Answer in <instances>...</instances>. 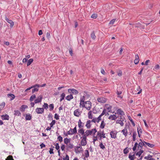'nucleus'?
I'll return each instance as SVG.
<instances>
[{
    "label": "nucleus",
    "instance_id": "nucleus-64",
    "mask_svg": "<svg viewBox=\"0 0 160 160\" xmlns=\"http://www.w3.org/2000/svg\"><path fill=\"white\" fill-rule=\"evenodd\" d=\"M63 159L64 160H69V157L68 155L66 154L65 158H63Z\"/></svg>",
    "mask_w": 160,
    "mask_h": 160
},
{
    "label": "nucleus",
    "instance_id": "nucleus-24",
    "mask_svg": "<svg viewBox=\"0 0 160 160\" xmlns=\"http://www.w3.org/2000/svg\"><path fill=\"white\" fill-rule=\"evenodd\" d=\"M84 131L83 128H81L78 130L79 135L80 136L81 135H83L84 134Z\"/></svg>",
    "mask_w": 160,
    "mask_h": 160
},
{
    "label": "nucleus",
    "instance_id": "nucleus-38",
    "mask_svg": "<svg viewBox=\"0 0 160 160\" xmlns=\"http://www.w3.org/2000/svg\"><path fill=\"white\" fill-rule=\"evenodd\" d=\"M143 152V150H140L139 151L137 152L136 153V156H138L139 157H140Z\"/></svg>",
    "mask_w": 160,
    "mask_h": 160
},
{
    "label": "nucleus",
    "instance_id": "nucleus-17",
    "mask_svg": "<svg viewBox=\"0 0 160 160\" xmlns=\"http://www.w3.org/2000/svg\"><path fill=\"white\" fill-rule=\"evenodd\" d=\"M137 130L138 137L139 138H140L141 134L142 132V131L140 126H138L137 128Z\"/></svg>",
    "mask_w": 160,
    "mask_h": 160
},
{
    "label": "nucleus",
    "instance_id": "nucleus-6",
    "mask_svg": "<svg viewBox=\"0 0 160 160\" xmlns=\"http://www.w3.org/2000/svg\"><path fill=\"white\" fill-rule=\"evenodd\" d=\"M77 132L76 127L75 126L73 129L70 128V130L67 132L68 135H72L76 134Z\"/></svg>",
    "mask_w": 160,
    "mask_h": 160
},
{
    "label": "nucleus",
    "instance_id": "nucleus-18",
    "mask_svg": "<svg viewBox=\"0 0 160 160\" xmlns=\"http://www.w3.org/2000/svg\"><path fill=\"white\" fill-rule=\"evenodd\" d=\"M142 144L143 146H145L146 145L150 148H152L154 146V144H150L145 141L142 142Z\"/></svg>",
    "mask_w": 160,
    "mask_h": 160
},
{
    "label": "nucleus",
    "instance_id": "nucleus-22",
    "mask_svg": "<svg viewBox=\"0 0 160 160\" xmlns=\"http://www.w3.org/2000/svg\"><path fill=\"white\" fill-rule=\"evenodd\" d=\"M117 113L118 115L123 116L125 115L124 112L121 109H118L117 111Z\"/></svg>",
    "mask_w": 160,
    "mask_h": 160
},
{
    "label": "nucleus",
    "instance_id": "nucleus-28",
    "mask_svg": "<svg viewBox=\"0 0 160 160\" xmlns=\"http://www.w3.org/2000/svg\"><path fill=\"white\" fill-rule=\"evenodd\" d=\"M73 98V96L72 94L68 95L65 97V98L68 101H70Z\"/></svg>",
    "mask_w": 160,
    "mask_h": 160
},
{
    "label": "nucleus",
    "instance_id": "nucleus-2",
    "mask_svg": "<svg viewBox=\"0 0 160 160\" xmlns=\"http://www.w3.org/2000/svg\"><path fill=\"white\" fill-rule=\"evenodd\" d=\"M97 132V130L96 128L92 129L91 130H87L82 136L87 138V136L91 135L92 134L94 135Z\"/></svg>",
    "mask_w": 160,
    "mask_h": 160
},
{
    "label": "nucleus",
    "instance_id": "nucleus-11",
    "mask_svg": "<svg viewBox=\"0 0 160 160\" xmlns=\"http://www.w3.org/2000/svg\"><path fill=\"white\" fill-rule=\"evenodd\" d=\"M35 111L37 114H42L44 112V108H37L36 109Z\"/></svg>",
    "mask_w": 160,
    "mask_h": 160
},
{
    "label": "nucleus",
    "instance_id": "nucleus-43",
    "mask_svg": "<svg viewBox=\"0 0 160 160\" xmlns=\"http://www.w3.org/2000/svg\"><path fill=\"white\" fill-rule=\"evenodd\" d=\"M137 135V133L136 132H133V135H132V138L133 140V141H135L136 140V136Z\"/></svg>",
    "mask_w": 160,
    "mask_h": 160
},
{
    "label": "nucleus",
    "instance_id": "nucleus-26",
    "mask_svg": "<svg viewBox=\"0 0 160 160\" xmlns=\"http://www.w3.org/2000/svg\"><path fill=\"white\" fill-rule=\"evenodd\" d=\"M122 132L123 133V134L125 136V137H126L128 133L127 129L126 128H125L122 131Z\"/></svg>",
    "mask_w": 160,
    "mask_h": 160
},
{
    "label": "nucleus",
    "instance_id": "nucleus-60",
    "mask_svg": "<svg viewBox=\"0 0 160 160\" xmlns=\"http://www.w3.org/2000/svg\"><path fill=\"white\" fill-rule=\"evenodd\" d=\"M98 137H97V136H94V137L93 138V142L94 143H95V141L98 140Z\"/></svg>",
    "mask_w": 160,
    "mask_h": 160
},
{
    "label": "nucleus",
    "instance_id": "nucleus-61",
    "mask_svg": "<svg viewBox=\"0 0 160 160\" xmlns=\"http://www.w3.org/2000/svg\"><path fill=\"white\" fill-rule=\"evenodd\" d=\"M152 157V156L150 155H148V156H146L144 157V158L146 159L149 160L150 159V158H151Z\"/></svg>",
    "mask_w": 160,
    "mask_h": 160
},
{
    "label": "nucleus",
    "instance_id": "nucleus-63",
    "mask_svg": "<svg viewBox=\"0 0 160 160\" xmlns=\"http://www.w3.org/2000/svg\"><path fill=\"white\" fill-rule=\"evenodd\" d=\"M115 21H116V19H113L112 20H111L110 21L109 24H113L115 22Z\"/></svg>",
    "mask_w": 160,
    "mask_h": 160
},
{
    "label": "nucleus",
    "instance_id": "nucleus-48",
    "mask_svg": "<svg viewBox=\"0 0 160 160\" xmlns=\"http://www.w3.org/2000/svg\"><path fill=\"white\" fill-rule=\"evenodd\" d=\"M91 36L92 38V39H95L96 38V37L94 32H92Z\"/></svg>",
    "mask_w": 160,
    "mask_h": 160
},
{
    "label": "nucleus",
    "instance_id": "nucleus-20",
    "mask_svg": "<svg viewBox=\"0 0 160 160\" xmlns=\"http://www.w3.org/2000/svg\"><path fill=\"white\" fill-rule=\"evenodd\" d=\"M28 108V107L26 105H22L21 106L20 108V110L22 112H24L25 109Z\"/></svg>",
    "mask_w": 160,
    "mask_h": 160
},
{
    "label": "nucleus",
    "instance_id": "nucleus-45",
    "mask_svg": "<svg viewBox=\"0 0 160 160\" xmlns=\"http://www.w3.org/2000/svg\"><path fill=\"white\" fill-rule=\"evenodd\" d=\"M85 154L86 158H88L89 157V152L88 150H85Z\"/></svg>",
    "mask_w": 160,
    "mask_h": 160
},
{
    "label": "nucleus",
    "instance_id": "nucleus-62",
    "mask_svg": "<svg viewBox=\"0 0 160 160\" xmlns=\"http://www.w3.org/2000/svg\"><path fill=\"white\" fill-rule=\"evenodd\" d=\"M65 146L64 144H62L61 146V148L62 151H64Z\"/></svg>",
    "mask_w": 160,
    "mask_h": 160
},
{
    "label": "nucleus",
    "instance_id": "nucleus-29",
    "mask_svg": "<svg viewBox=\"0 0 160 160\" xmlns=\"http://www.w3.org/2000/svg\"><path fill=\"white\" fill-rule=\"evenodd\" d=\"M78 126L79 128H82L84 126V124L81 122L80 119H79L78 122Z\"/></svg>",
    "mask_w": 160,
    "mask_h": 160
},
{
    "label": "nucleus",
    "instance_id": "nucleus-7",
    "mask_svg": "<svg viewBox=\"0 0 160 160\" xmlns=\"http://www.w3.org/2000/svg\"><path fill=\"white\" fill-rule=\"evenodd\" d=\"M118 132L116 130H113L110 132V134L111 138L115 139L117 138Z\"/></svg>",
    "mask_w": 160,
    "mask_h": 160
},
{
    "label": "nucleus",
    "instance_id": "nucleus-3",
    "mask_svg": "<svg viewBox=\"0 0 160 160\" xmlns=\"http://www.w3.org/2000/svg\"><path fill=\"white\" fill-rule=\"evenodd\" d=\"M89 97V95L87 93H85L83 96H81L80 100V105L85 102H86L85 101Z\"/></svg>",
    "mask_w": 160,
    "mask_h": 160
},
{
    "label": "nucleus",
    "instance_id": "nucleus-31",
    "mask_svg": "<svg viewBox=\"0 0 160 160\" xmlns=\"http://www.w3.org/2000/svg\"><path fill=\"white\" fill-rule=\"evenodd\" d=\"M160 69V67L158 64H156L153 68V70L155 71Z\"/></svg>",
    "mask_w": 160,
    "mask_h": 160
},
{
    "label": "nucleus",
    "instance_id": "nucleus-51",
    "mask_svg": "<svg viewBox=\"0 0 160 160\" xmlns=\"http://www.w3.org/2000/svg\"><path fill=\"white\" fill-rule=\"evenodd\" d=\"M48 105L47 103H44L43 105L44 109H47L48 108Z\"/></svg>",
    "mask_w": 160,
    "mask_h": 160
},
{
    "label": "nucleus",
    "instance_id": "nucleus-8",
    "mask_svg": "<svg viewBox=\"0 0 160 160\" xmlns=\"http://www.w3.org/2000/svg\"><path fill=\"white\" fill-rule=\"evenodd\" d=\"M87 138L82 136V138L80 142V145L82 146H85L87 144Z\"/></svg>",
    "mask_w": 160,
    "mask_h": 160
},
{
    "label": "nucleus",
    "instance_id": "nucleus-57",
    "mask_svg": "<svg viewBox=\"0 0 160 160\" xmlns=\"http://www.w3.org/2000/svg\"><path fill=\"white\" fill-rule=\"evenodd\" d=\"M59 116L57 114L55 113L54 115V118H55L56 120L59 119Z\"/></svg>",
    "mask_w": 160,
    "mask_h": 160
},
{
    "label": "nucleus",
    "instance_id": "nucleus-47",
    "mask_svg": "<svg viewBox=\"0 0 160 160\" xmlns=\"http://www.w3.org/2000/svg\"><path fill=\"white\" fill-rule=\"evenodd\" d=\"M65 97V94L64 93H63L61 94L60 97H61V98L60 99V101H62L63 100L64 98Z\"/></svg>",
    "mask_w": 160,
    "mask_h": 160
},
{
    "label": "nucleus",
    "instance_id": "nucleus-19",
    "mask_svg": "<svg viewBox=\"0 0 160 160\" xmlns=\"http://www.w3.org/2000/svg\"><path fill=\"white\" fill-rule=\"evenodd\" d=\"M1 117L3 120H8L9 118V116L6 114L5 115H2Z\"/></svg>",
    "mask_w": 160,
    "mask_h": 160
},
{
    "label": "nucleus",
    "instance_id": "nucleus-34",
    "mask_svg": "<svg viewBox=\"0 0 160 160\" xmlns=\"http://www.w3.org/2000/svg\"><path fill=\"white\" fill-rule=\"evenodd\" d=\"M123 121L121 120H118L116 122L117 123L119 124L122 126L124 125V123L123 122Z\"/></svg>",
    "mask_w": 160,
    "mask_h": 160
},
{
    "label": "nucleus",
    "instance_id": "nucleus-16",
    "mask_svg": "<svg viewBox=\"0 0 160 160\" xmlns=\"http://www.w3.org/2000/svg\"><path fill=\"white\" fill-rule=\"evenodd\" d=\"M54 144L55 146V148L58 150V155L59 156H60L61 153L60 152V147L59 145V144L58 143H56V144Z\"/></svg>",
    "mask_w": 160,
    "mask_h": 160
},
{
    "label": "nucleus",
    "instance_id": "nucleus-56",
    "mask_svg": "<svg viewBox=\"0 0 160 160\" xmlns=\"http://www.w3.org/2000/svg\"><path fill=\"white\" fill-rule=\"evenodd\" d=\"M129 152L128 149H127V148H125L123 150V153L125 154L128 153Z\"/></svg>",
    "mask_w": 160,
    "mask_h": 160
},
{
    "label": "nucleus",
    "instance_id": "nucleus-50",
    "mask_svg": "<svg viewBox=\"0 0 160 160\" xmlns=\"http://www.w3.org/2000/svg\"><path fill=\"white\" fill-rule=\"evenodd\" d=\"M49 107L50 108L49 110L50 111H52V110L54 109V105L53 104H50L49 105Z\"/></svg>",
    "mask_w": 160,
    "mask_h": 160
},
{
    "label": "nucleus",
    "instance_id": "nucleus-32",
    "mask_svg": "<svg viewBox=\"0 0 160 160\" xmlns=\"http://www.w3.org/2000/svg\"><path fill=\"white\" fill-rule=\"evenodd\" d=\"M92 111H90L88 113V118L92 119Z\"/></svg>",
    "mask_w": 160,
    "mask_h": 160
},
{
    "label": "nucleus",
    "instance_id": "nucleus-40",
    "mask_svg": "<svg viewBox=\"0 0 160 160\" xmlns=\"http://www.w3.org/2000/svg\"><path fill=\"white\" fill-rule=\"evenodd\" d=\"M36 98V96L35 95L33 94L32 95L30 98L29 100L30 102H32L33 101L34 99H35Z\"/></svg>",
    "mask_w": 160,
    "mask_h": 160
},
{
    "label": "nucleus",
    "instance_id": "nucleus-58",
    "mask_svg": "<svg viewBox=\"0 0 160 160\" xmlns=\"http://www.w3.org/2000/svg\"><path fill=\"white\" fill-rule=\"evenodd\" d=\"M129 119L130 120L131 122L132 123V125L134 126H135V124L134 122L132 120L130 116H129Z\"/></svg>",
    "mask_w": 160,
    "mask_h": 160
},
{
    "label": "nucleus",
    "instance_id": "nucleus-42",
    "mask_svg": "<svg viewBox=\"0 0 160 160\" xmlns=\"http://www.w3.org/2000/svg\"><path fill=\"white\" fill-rule=\"evenodd\" d=\"M33 60L32 58L30 59L28 61L27 66H29L30 65L31 63L33 62Z\"/></svg>",
    "mask_w": 160,
    "mask_h": 160
},
{
    "label": "nucleus",
    "instance_id": "nucleus-27",
    "mask_svg": "<svg viewBox=\"0 0 160 160\" xmlns=\"http://www.w3.org/2000/svg\"><path fill=\"white\" fill-rule=\"evenodd\" d=\"M71 141V139L70 138H65L64 139V143L66 145L70 143Z\"/></svg>",
    "mask_w": 160,
    "mask_h": 160
},
{
    "label": "nucleus",
    "instance_id": "nucleus-54",
    "mask_svg": "<svg viewBox=\"0 0 160 160\" xmlns=\"http://www.w3.org/2000/svg\"><path fill=\"white\" fill-rule=\"evenodd\" d=\"M122 92L121 91H117V93L118 95V97L120 98H122V97L120 95L122 94Z\"/></svg>",
    "mask_w": 160,
    "mask_h": 160
},
{
    "label": "nucleus",
    "instance_id": "nucleus-25",
    "mask_svg": "<svg viewBox=\"0 0 160 160\" xmlns=\"http://www.w3.org/2000/svg\"><path fill=\"white\" fill-rule=\"evenodd\" d=\"M117 118V117L115 115H110L108 118V119L111 120H115Z\"/></svg>",
    "mask_w": 160,
    "mask_h": 160
},
{
    "label": "nucleus",
    "instance_id": "nucleus-52",
    "mask_svg": "<svg viewBox=\"0 0 160 160\" xmlns=\"http://www.w3.org/2000/svg\"><path fill=\"white\" fill-rule=\"evenodd\" d=\"M92 122H93L94 123L96 122H98V120L97 118H94L92 120H91Z\"/></svg>",
    "mask_w": 160,
    "mask_h": 160
},
{
    "label": "nucleus",
    "instance_id": "nucleus-59",
    "mask_svg": "<svg viewBox=\"0 0 160 160\" xmlns=\"http://www.w3.org/2000/svg\"><path fill=\"white\" fill-rule=\"evenodd\" d=\"M106 112V109H104L102 113L100 115L102 116H103L105 114Z\"/></svg>",
    "mask_w": 160,
    "mask_h": 160
},
{
    "label": "nucleus",
    "instance_id": "nucleus-12",
    "mask_svg": "<svg viewBox=\"0 0 160 160\" xmlns=\"http://www.w3.org/2000/svg\"><path fill=\"white\" fill-rule=\"evenodd\" d=\"M5 19L6 21L10 24V27H13L14 25V23L12 20H9L7 16L5 17Z\"/></svg>",
    "mask_w": 160,
    "mask_h": 160
},
{
    "label": "nucleus",
    "instance_id": "nucleus-5",
    "mask_svg": "<svg viewBox=\"0 0 160 160\" xmlns=\"http://www.w3.org/2000/svg\"><path fill=\"white\" fill-rule=\"evenodd\" d=\"M82 112V111L80 109L78 108L74 110L73 112V114L75 116L79 117L81 116Z\"/></svg>",
    "mask_w": 160,
    "mask_h": 160
},
{
    "label": "nucleus",
    "instance_id": "nucleus-33",
    "mask_svg": "<svg viewBox=\"0 0 160 160\" xmlns=\"http://www.w3.org/2000/svg\"><path fill=\"white\" fill-rule=\"evenodd\" d=\"M8 97L11 98V99H10L11 100H13L15 98V95L14 94H11V93L8 94Z\"/></svg>",
    "mask_w": 160,
    "mask_h": 160
},
{
    "label": "nucleus",
    "instance_id": "nucleus-35",
    "mask_svg": "<svg viewBox=\"0 0 160 160\" xmlns=\"http://www.w3.org/2000/svg\"><path fill=\"white\" fill-rule=\"evenodd\" d=\"M105 125V123L104 120H103L101 122V124L100 126V128L101 129H103L104 128Z\"/></svg>",
    "mask_w": 160,
    "mask_h": 160
},
{
    "label": "nucleus",
    "instance_id": "nucleus-46",
    "mask_svg": "<svg viewBox=\"0 0 160 160\" xmlns=\"http://www.w3.org/2000/svg\"><path fill=\"white\" fill-rule=\"evenodd\" d=\"M138 143L136 142L134 146L132 148V150L134 151H135L137 149V147H138Z\"/></svg>",
    "mask_w": 160,
    "mask_h": 160
},
{
    "label": "nucleus",
    "instance_id": "nucleus-37",
    "mask_svg": "<svg viewBox=\"0 0 160 160\" xmlns=\"http://www.w3.org/2000/svg\"><path fill=\"white\" fill-rule=\"evenodd\" d=\"M99 146L100 147V148L101 149H102L103 150H104L106 149L105 146L104 145H103V144L102 143V142H101L99 144Z\"/></svg>",
    "mask_w": 160,
    "mask_h": 160
},
{
    "label": "nucleus",
    "instance_id": "nucleus-13",
    "mask_svg": "<svg viewBox=\"0 0 160 160\" xmlns=\"http://www.w3.org/2000/svg\"><path fill=\"white\" fill-rule=\"evenodd\" d=\"M33 86H34V87H33V88H34L32 90V93H33L35 92H37L38 91V88L40 87V86L38 84L35 85Z\"/></svg>",
    "mask_w": 160,
    "mask_h": 160
},
{
    "label": "nucleus",
    "instance_id": "nucleus-44",
    "mask_svg": "<svg viewBox=\"0 0 160 160\" xmlns=\"http://www.w3.org/2000/svg\"><path fill=\"white\" fill-rule=\"evenodd\" d=\"M135 156V154H133V155H131L130 153L129 155L128 158L130 159V160H134V157Z\"/></svg>",
    "mask_w": 160,
    "mask_h": 160
},
{
    "label": "nucleus",
    "instance_id": "nucleus-23",
    "mask_svg": "<svg viewBox=\"0 0 160 160\" xmlns=\"http://www.w3.org/2000/svg\"><path fill=\"white\" fill-rule=\"evenodd\" d=\"M78 146L76 147V150L78 152H81L83 151L82 148L81 147V145L79 144Z\"/></svg>",
    "mask_w": 160,
    "mask_h": 160
},
{
    "label": "nucleus",
    "instance_id": "nucleus-39",
    "mask_svg": "<svg viewBox=\"0 0 160 160\" xmlns=\"http://www.w3.org/2000/svg\"><path fill=\"white\" fill-rule=\"evenodd\" d=\"M142 144L141 142H140L138 145V149L140 150H142L141 149L142 148Z\"/></svg>",
    "mask_w": 160,
    "mask_h": 160
},
{
    "label": "nucleus",
    "instance_id": "nucleus-21",
    "mask_svg": "<svg viewBox=\"0 0 160 160\" xmlns=\"http://www.w3.org/2000/svg\"><path fill=\"white\" fill-rule=\"evenodd\" d=\"M139 58L137 54L135 55V59L134 61V63L135 64H137L139 62Z\"/></svg>",
    "mask_w": 160,
    "mask_h": 160
},
{
    "label": "nucleus",
    "instance_id": "nucleus-9",
    "mask_svg": "<svg viewBox=\"0 0 160 160\" xmlns=\"http://www.w3.org/2000/svg\"><path fill=\"white\" fill-rule=\"evenodd\" d=\"M97 101L100 103H104L106 102L107 99L105 98L101 97L98 98Z\"/></svg>",
    "mask_w": 160,
    "mask_h": 160
},
{
    "label": "nucleus",
    "instance_id": "nucleus-55",
    "mask_svg": "<svg viewBox=\"0 0 160 160\" xmlns=\"http://www.w3.org/2000/svg\"><path fill=\"white\" fill-rule=\"evenodd\" d=\"M55 123L56 121L55 120H52V122L50 123L51 127H52L53 125L55 124Z\"/></svg>",
    "mask_w": 160,
    "mask_h": 160
},
{
    "label": "nucleus",
    "instance_id": "nucleus-14",
    "mask_svg": "<svg viewBox=\"0 0 160 160\" xmlns=\"http://www.w3.org/2000/svg\"><path fill=\"white\" fill-rule=\"evenodd\" d=\"M42 96L41 95L38 97L34 101V102L35 103H39L41 102L42 100Z\"/></svg>",
    "mask_w": 160,
    "mask_h": 160
},
{
    "label": "nucleus",
    "instance_id": "nucleus-49",
    "mask_svg": "<svg viewBox=\"0 0 160 160\" xmlns=\"http://www.w3.org/2000/svg\"><path fill=\"white\" fill-rule=\"evenodd\" d=\"M6 160H14L12 156L11 155L8 156L7 158L6 159Z\"/></svg>",
    "mask_w": 160,
    "mask_h": 160
},
{
    "label": "nucleus",
    "instance_id": "nucleus-41",
    "mask_svg": "<svg viewBox=\"0 0 160 160\" xmlns=\"http://www.w3.org/2000/svg\"><path fill=\"white\" fill-rule=\"evenodd\" d=\"M32 117L30 115L26 114L25 117V119L27 120H30L31 119Z\"/></svg>",
    "mask_w": 160,
    "mask_h": 160
},
{
    "label": "nucleus",
    "instance_id": "nucleus-10",
    "mask_svg": "<svg viewBox=\"0 0 160 160\" xmlns=\"http://www.w3.org/2000/svg\"><path fill=\"white\" fill-rule=\"evenodd\" d=\"M68 92L69 93H72L73 94L77 95L78 94V91L74 88H69L68 89Z\"/></svg>",
    "mask_w": 160,
    "mask_h": 160
},
{
    "label": "nucleus",
    "instance_id": "nucleus-30",
    "mask_svg": "<svg viewBox=\"0 0 160 160\" xmlns=\"http://www.w3.org/2000/svg\"><path fill=\"white\" fill-rule=\"evenodd\" d=\"M66 146L68 149H71L73 148L74 146L72 144L70 143L67 145Z\"/></svg>",
    "mask_w": 160,
    "mask_h": 160
},
{
    "label": "nucleus",
    "instance_id": "nucleus-4",
    "mask_svg": "<svg viewBox=\"0 0 160 160\" xmlns=\"http://www.w3.org/2000/svg\"><path fill=\"white\" fill-rule=\"evenodd\" d=\"M97 137L99 138V140H101L102 138H106V133H105L104 131H98L97 133Z\"/></svg>",
    "mask_w": 160,
    "mask_h": 160
},
{
    "label": "nucleus",
    "instance_id": "nucleus-36",
    "mask_svg": "<svg viewBox=\"0 0 160 160\" xmlns=\"http://www.w3.org/2000/svg\"><path fill=\"white\" fill-rule=\"evenodd\" d=\"M14 115H15L19 116H21V113L18 110H15L14 111Z\"/></svg>",
    "mask_w": 160,
    "mask_h": 160
},
{
    "label": "nucleus",
    "instance_id": "nucleus-15",
    "mask_svg": "<svg viewBox=\"0 0 160 160\" xmlns=\"http://www.w3.org/2000/svg\"><path fill=\"white\" fill-rule=\"evenodd\" d=\"M92 122L90 120H88L87 121L85 126L87 128L90 129L91 128Z\"/></svg>",
    "mask_w": 160,
    "mask_h": 160
},
{
    "label": "nucleus",
    "instance_id": "nucleus-53",
    "mask_svg": "<svg viewBox=\"0 0 160 160\" xmlns=\"http://www.w3.org/2000/svg\"><path fill=\"white\" fill-rule=\"evenodd\" d=\"M58 140L60 142H61L62 141L63 138L61 136H59L58 137Z\"/></svg>",
    "mask_w": 160,
    "mask_h": 160
},
{
    "label": "nucleus",
    "instance_id": "nucleus-1",
    "mask_svg": "<svg viewBox=\"0 0 160 160\" xmlns=\"http://www.w3.org/2000/svg\"><path fill=\"white\" fill-rule=\"evenodd\" d=\"M92 103L90 101H86L84 103L80 105V106L88 110H90L92 108Z\"/></svg>",
    "mask_w": 160,
    "mask_h": 160
}]
</instances>
